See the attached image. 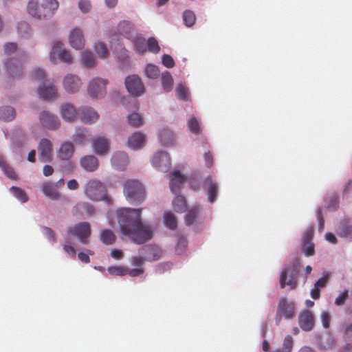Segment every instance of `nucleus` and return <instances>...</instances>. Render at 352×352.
Returning a JSON list of instances; mask_svg holds the SVG:
<instances>
[{"label": "nucleus", "mask_w": 352, "mask_h": 352, "mask_svg": "<svg viewBox=\"0 0 352 352\" xmlns=\"http://www.w3.org/2000/svg\"><path fill=\"white\" fill-rule=\"evenodd\" d=\"M145 74L148 78L155 79L160 76V71L157 66L148 64L145 69Z\"/></svg>", "instance_id": "obj_45"}, {"label": "nucleus", "mask_w": 352, "mask_h": 352, "mask_svg": "<svg viewBox=\"0 0 352 352\" xmlns=\"http://www.w3.org/2000/svg\"><path fill=\"white\" fill-rule=\"evenodd\" d=\"M314 236V229L309 228L306 230L302 236V242H311Z\"/></svg>", "instance_id": "obj_61"}, {"label": "nucleus", "mask_w": 352, "mask_h": 352, "mask_svg": "<svg viewBox=\"0 0 352 352\" xmlns=\"http://www.w3.org/2000/svg\"><path fill=\"white\" fill-rule=\"evenodd\" d=\"M3 66L8 76L12 79H19L23 73L21 62L16 58H7L3 62Z\"/></svg>", "instance_id": "obj_8"}, {"label": "nucleus", "mask_w": 352, "mask_h": 352, "mask_svg": "<svg viewBox=\"0 0 352 352\" xmlns=\"http://www.w3.org/2000/svg\"><path fill=\"white\" fill-rule=\"evenodd\" d=\"M108 81L101 78H94L89 83L87 91L92 98H102L106 94Z\"/></svg>", "instance_id": "obj_10"}, {"label": "nucleus", "mask_w": 352, "mask_h": 352, "mask_svg": "<svg viewBox=\"0 0 352 352\" xmlns=\"http://www.w3.org/2000/svg\"><path fill=\"white\" fill-rule=\"evenodd\" d=\"M87 131L78 128L73 135V141L77 144H82L86 141Z\"/></svg>", "instance_id": "obj_39"}, {"label": "nucleus", "mask_w": 352, "mask_h": 352, "mask_svg": "<svg viewBox=\"0 0 352 352\" xmlns=\"http://www.w3.org/2000/svg\"><path fill=\"white\" fill-rule=\"evenodd\" d=\"M349 298V291L345 289L342 294H340L335 300V305L338 306L343 305L345 301Z\"/></svg>", "instance_id": "obj_54"}, {"label": "nucleus", "mask_w": 352, "mask_h": 352, "mask_svg": "<svg viewBox=\"0 0 352 352\" xmlns=\"http://www.w3.org/2000/svg\"><path fill=\"white\" fill-rule=\"evenodd\" d=\"M58 8L57 0H30L28 12L32 16L41 19L51 16Z\"/></svg>", "instance_id": "obj_2"}, {"label": "nucleus", "mask_w": 352, "mask_h": 352, "mask_svg": "<svg viewBox=\"0 0 352 352\" xmlns=\"http://www.w3.org/2000/svg\"><path fill=\"white\" fill-rule=\"evenodd\" d=\"M127 91L134 96H140L144 93V87L141 78L137 75L128 76L125 80Z\"/></svg>", "instance_id": "obj_11"}, {"label": "nucleus", "mask_w": 352, "mask_h": 352, "mask_svg": "<svg viewBox=\"0 0 352 352\" xmlns=\"http://www.w3.org/2000/svg\"><path fill=\"white\" fill-rule=\"evenodd\" d=\"M295 315V305L287 298H283L279 300L275 316L276 324H279L283 318L289 320Z\"/></svg>", "instance_id": "obj_6"}, {"label": "nucleus", "mask_w": 352, "mask_h": 352, "mask_svg": "<svg viewBox=\"0 0 352 352\" xmlns=\"http://www.w3.org/2000/svg\"><path fill=\"white\" fill-rule=\"evenodd\" d=\"M43 232L45 235L47 237V239L52 243H55L56 241L55 234L51 228L45 227L43 228Z\"/></svg>", "instance_id": "obj_60"}, {"label": "nucleus", "mask_w": 352, "mask_h": 352, "mask_svg": "<svg viewBox=\"0 0 352 352\" xmlns=\"http://www.w3.org/2000/svg\"><path fill=\"white\" fill-rule=\"evenodd\" d=\"M69 40L71 46L76 50L82 49L85 45L84 35L82 30L78 28H75L71 30Z\"/></svg>", "instance_id": "obj_19"}, {"label": "nucleus", "mask_w": 352, "mask_h": 352, "mask_svg": "<svg viewBox=\"0 0 352 352\" xmlns=\"http://www.w3.org/2000/svg\"><path fill=\"white\" fill-rule=\"evenodd\" d=\"M60 113L64 120L69 122L74 121L78 114L75 107L69 103H65L61 105Z\"/></svg>", "instance_id": "obj_25"}, {"label": "nucleus", "mask_w": 352, "mask_h": 352, "mask_svg": "<svg viewBox=\"0 0 352 352\" xmlns=\"http://www.w3.org/2000/svg\"><path fill=\"white\" fill-rule=\"evenodd\" d=\"M16 116V112L13 107L6 106L0 108V120L4 122L12 121Z\"/></svg>", "instance_id": "obj_32"}, {"label": "nucleus", "mask_w": 352, "mask_h": 352, "mask_svg": "<svg viewBox=\"0 0 352 352\" xmlns=\"http://www.w3.org/2000/svg\"><path fill=\"white\" fill-rule=\"evenodd\" d=\"M81 62L87 68L93 67L96 64L94 57L90 52H84L82 53Z\"/></svg>", "instance_id": "obj_40"}, {"label": "nucleus", "mask_w": 352, "mask_h": 352, "mask_svg": "<svg viewBox=\"0 0 352 352\" xmlns=\"http://www.w3.org/2000/svg\"><path fill=\"white\" fill-rule=\"evenodd\" d=\"M320 318L322 323V326L327 329L329 327L331 321V315L328 311H323L321 312Z\"/></svg>", "instance_id": "obj_55"}, {"label": "nucleus", "mask_w": 352, "mask_h": 352, "mask_svg": "<svg viewBox=\"0 0 352 352\" xmlns=\"http://www.w3.org/2000/svg\"><path fill=\"white\" fill-rule=\"evenodd\" d=\"M162 63L167 68H172L175 65V61L173 58L168 54L163 55Z\"/></svg>", "instance_id": "obj_56"}, {"label": "nucleus", "mask_w": 352, "mask_h": 352, "mask_svg": "<svg viewBox=\"0 0 352 352\" xmlns=\"http://www.w3.org/2000/svg\"><path fill=\"white\" fill-rule=\"evenodd\" d=\"M205 183L208 185V201L211 203H213L217 198V185L216 183H214L212 180L211 177H208L206 179Z\"/></svg>", "instance_id": "obj_33"}, {"label": "nucleus", "mask_w": 352, "mask_h": 352, "mask_svg": "<svg viewBox=\"0 0 352 352\" xmlns=\"http://www.w3.org/2000/svg\"><path fill=\"white\" fill-rule=\"evenodd\" d=\"M331 275L329 272H324L322 277L318 279L311 290V296L314 300L319 299L320 296V289L324 288L330 280Z\"/></svg>", "instance_id": "obj_22"}, {"label": "nucleus", "mask_w": 352, "mask_h": 352, "mask_svg": "<svg viewBox=\"0 0 352 352\" xmlns=\"http://www.w3.org/2000/svg\"><path fill=\"white\" fill-rule=\"evenodd\" d=\"M162 84L166 91H170L173 85V79L168 72H165L162 76Z\"/></svg>", "instance_id": "obj_38"}, {"label": "nucleus", "mask_w": 352, "mask_h": 352, "mask_svg": "<svg viewBox=\"0 0 352 352\" xmlns=\"http://www.w3.org/2000/svg\"><path fill=\"white\" fill-rule=\"evenodd\" d=\"M4 52L8 55L14 53L17 49V45L15 43H8L4 45Z\"/></svg>", "instance_id": "obj_57"}, {"label": "nucleus", "mask_w": 352, "mask_h": 352, "mask_svg": "<svg viewBox=\"0 0 352 352\" xmlns=\"http://www.w3.org/2000/svg\"><path fill=\"white\" fill-rule=\"evenodd\" d=\"M69 235L76 236L82 244H88L91 235V227L88 222H81L76 224L67 230Z\"/></svg>", "instance_id": "obj_7"}, {"label": "nucleus", "mask_w": 352, "mask_h": 352, "mask_svg": "<svg viewBox=\"0 0 352 352\" xmlns=\"http://www.w3.org/2000/svg\"><path fill=\"white\" fill-rule=\"evenodd\" d=\"M188 126L190 131L195 134L200 133L199 123L195 118H192L188 122Z\"/></svg>", "instance_id": "obj_52"}, {"label": "nucleus", "mask_w": 352, "mask_h": 352, "mask_svg": "<svg viewBox=\"0 0 352 352\" xmlns=\"http://www.w3.org/2000/svg\"><path fill=\"white\" fill-rule=\"evenodd\" d=\"M173 208L177 212H184L187 208V204L185 198L181 195H177L173 201Z\"/></svg>", "instance_id": "obj_34"}, {"label": "nucleus", "mask_w": 352, "mask_h": 352, "mask_svg": "<svg viewBox=\"0 0 352 352\" xmlns=\"http://www.w3.org/2000/svg\"><path fill=\"white\" fill-rule=\"evenodd\" d=\"M142 209L123 208L117 210L120 232L133 243L144 244L152 239L153 230L142 220Z\"/></svg>", "instance_id": "obj_1"}, {"label": "nucleus", "mask_w": 352, "mask_h": 352, "mask_svg": "<svg viewBox=\"0 0 352 352\" xmlns=\"http://www.w3.org/2000/svg\"><path fill=\"white\" fill-rule=\"evenodd\" d=\"M131 40L133 43L135 50L137 52L140 54L146 52L147 42L143 36L135 34Z\"/></svg>", "instance_id": "obj_30"}, {"label": "nucleus", "mask_w": 352, "mask_h": 352, "mask_svg": "<svg viewBox=\"0 0 352 352\" xmlns=\"http://www.w3.org/2000/svg\"><path fill=\"white\" fill-rule=\"evenodd\" d=\"M129 124L133 127H140L143 124V120L141 116L134 113L128 116Z\"/></svg>", "instance_id": "obj_43"}, {"label": "nucleus", "mask_w": 352, "mask_h": 352, "mask_svg": "<svg viewBox=\"0 0 352 352\" xmlns=\"http://www.w3.org/2000/svg\"><path fill=\"white\" fill-rule=\"evenodd\" d=\"M78 6L82 12H88L91 8V3L89 0H80L78 3Z\"/></svg>", "instance_id": "obj_58"}, {"label": "nucleus", "mask_w": 352, "mask_h": 352, "mask_svg": "<svg viewBox=\"0 0 352 352\" xmlns=\"http://www.w3.org/2000/svg\"><path fill=\"white\" fill-rule=\"evenodd\" d=\"M81 121L86 124H92L99 118L98 113L91 107H82L78 112Z\"/></svg>", "instance_id": "obj_21"}, {"label": "nucleus", "mask_w": 352, "mask_h": 352, "mask_svg": "<svg viewBox=\"0 0 352 352\" xmlns=\"http://www.w3.org/2000/svg\"><path fill=\"white\" fill-rule=\"evenodd\" d=\"M200 212L199 206L192 207L185 217V222L187 226L192 225L197 218Z\"/></svg>", "instance_id": "obj_37"}, {"label": "nucleus", "mask_w": 352, "mask_h": 352, "mask_svg": "<svg viewBox=\"0 0 352 352\" xmlns=\"http://www.w3.org/2000/svg\"><path fill=\"white\" fill-rule=\"evenodd\" d=\"M100 239L105 245H113L116 241V236L113 231L109 229H103L100 232Z\"/></svg>", "instance_id": "obj_31"}, {"label": "nucleus", "mask_w": 352, "mask_h": 352, "mask_svg": "<svg viewBox=\"0 0 352 352\" xmlns=\"http://www.w3.org/2000/svg\"><path fill=\"white\" fill-rule=\"evenodd\" d=\"M146 260L144 259V257H142V256H133L131 258V262L132 263L133 265L135 266V267H141L144 265V261Z\"/></svg>", "instance_id": "obj_62"}, {"label": "nucleus", "mask_w": 352, "mask_h": 352, "mask_svg": "<svg viewBox=\"0 0 352 352\" xmlns=\"http://www.w3.org/2000/svg\"><path fill=\"white\" fill-rule=\"evenodd\" d=\"M85 193L92 201H100L106 195V188L101 182L91 179L85 185Z\"/></svg>", "instance_id": "obj_5"}, {"label": "nucleus", "mask_w": 352, "mask_h": 352, "mask_svg": "<svg viewBox=\"0 0 352 352\" xmlns=\"http://www.w3.org/2000/svg\"><path fill=\"white\" fill-rule=\"evenodd\" d=\"M127 162V156L124 152L115 153L111 157V163L113 166L119 168L121 165H125Z\"/></svg>", "instance_id": "obj_35"}, {"label": "nucleus", "mask_w": 352, "mask_h": 352, "mask_svg": "<svg viewBox=\"0 0 352 352\" xmlns=\"http://www.w3.org/2000/svg\"><path fill=\"white\" fill-rule=\"evenodd\" d=\"M126 198L131 203L141 204L146 198L145 188L138 180L129 179L124 185Z\"/></svg>", "instance_id": "obj_3"}, {"label": "nucleus", "mask_w": 352, "mask_h": 352, "mask_svg": "<svg viewBox=\"0 0 352 352\" xmlns=\"http://www.w3.org/2000/svg\"><path fill=\"white\" fill-rule=\"evenodd\" d=\"M303 252L307 256H312L314 254V244L311 242H302Z\"/></svg>", "instance_id": "obj_53"}, {"label": "nucleus", "mask_w": 352, "mask_h": 352, "mask_svg": "<svg viewBox=\"0 0 352 352\" xmlns=\"http://www.w3.org/2000/svg\"><path fill=\"white\" fill-rule=\"evenodd\" d=\"M74 151L73 144L71 142H65L61 144L58 151V156L63 160H68L73 155Z\"/></svg>", "instance_id": "obj_28"}, {"label": "nucleus", "mask_w": 352, "mask_h": 352, "mask_svg": "<svg viewBox=\"0 0 352 352\" xmlns=\"http://www.w3.org/2000/svg\"><path fill=\"white\" fill-rule=\"evenodd\" d=\"M43 194L52 200H58L61 195L54 186V184L50 182H45L41 186Z\"/></svg>", "instance_id": "obj_26"}, {"label": "nucleus", "mask_w": 352, "mask_h": 352, "mask_svg": "<svg viewBox=\"0 0 352 352\" xmlns=\"http://www.w3.org/2000/svg\"><path fill=\"white\" fill-rule=\"evenodd\" d=\"M300 270V262L296 259L291 262L288 266L284 268L280 276V286L282 289L286 285L292 289L297 287V278Z\"/></svg>", "instance_id": "obj_4"}, {"label": "nucleus", "mask_w": 352, "mask_h": 352, "mask_svg": "<svg viewBox=\"0 0 352 352\" xmlns=\"http://www.w3.org/2000/svg\"><path fill=\"white\" fill-rule=\"evenodd\" d=\"M81 167L88 172H93L97 170L99 166L98 160L92 155H85L80 160Z\"/></svg>", "instance_id": "obj_24"}, {"label": "nucleus", "mask_w": 352, "mask_h": 352, "mask_svg": "<svg viewBox=\"0 0 352 352\" xmlns=\"http://www.w3.org/2000/svg\"><path fill=\"white\" fill-rule=\"evenodd\" d=\"M118 32L119 34L129 39H131L135 34L133 25L131 22L126 21H123L119 23L118 25Z\"/></svg>", "instance_id": "obj_27"}, {"label": "nucleus", "mask_w": 352, "mask_h": 352, "mask_svg": "<svg viewBox=\"0 0 352 352\" xmlns=\"http://www.w3.org/2000/svg\"><path fill=\"white\" fill-rule=\"evenodd\" d=\"M298 323L302 330L310 331L314 329L315 324L314 316L310 311L302 310L298 316Z\"/></svg>", "instance_id": "obj_15"}, {"label": "nucleus", "mask_w": 352, "mask_h": 352, "mask_svg": "<svg viewBox=\"0 0 352 352\" xmlns=\"http://www.w3.org/2000/svg\"><path fill=\"white\" fill-rule=\"evenodd\" d=\"M38 159L43 162H50L52 160V144L47 139H42L38 146Z\"/></svg>", "instance_id": "obj_13"}, {"label": "nucleus", "mask_w": 352, "mask_h": 352, "mask_svg": "<svg viewBox=\"0 0 352 352\" xmlns=\"http://www.w3.org/2000/svg\"><path fill=\"white\" fill-rule=\"evenodd\" d=\"M176 95L178 99L182 100H187L188 96V88L182 84L179 85L176 87Z\"/></svg>", "instance_id": "obj_47"}, {"label": "nucleus", "mask_w": 352, "mask_h": 352, "mask_svg": "<svg viewBox=\"0 0 352 352\" xmlns=\"http://www.w3.org/2000/svg\"><path fill=\"white\" fill-rule=\"evenodd\" d=\"M10 191L14 195V196L22 203L28 201V197L25 192L21 188L16 186H12L10 188Z\"/></svg>", "instance_id": "obj_41"}, {"label": "nucleus", "mask_w": 352, "mask_h": 352, "mask_svg": "<svg viewBox=\"0 0 352 352\" xmlns=\"http://www.w3.org/2000/svg\"><path fill=\"white\" fill-rule=\"evenodd\" d=\"M188 241L186 237L180 236L178 237L176 245V252L177 254H181L184 252L187 247Z\"/></svg>", "instance_id": "obj_50"}, {"label": "nucleus", "mask_w": 352, "mask_h": 352, "mask_svg": "<svg viewBox=\"0 0 352 352\" xmlns=\"http://www.w3.org/2000/svg\"><path fill=\"white\" fill-rule=\"evenodd\" d=\"M18 32L21 36L25 37L30 34L31 29L26 22L22 21L18 25Z\"/></svg>", "instance_id": "obj_51"}, {"label": "nucleus", "mask_w": 352, "mask_h": 352, "mask_svg": "<svg viewBox=\"0 0 352 352\" xmlns=\"http://www.w3.org/2000/svg\"><path fill=\"white\" fill-rule=\"evenodd\" d=\"M186 181L185 177L181 174L178 170H175L173 173V178L170 181V188L173 193L177 195L182 185Z\"/></svg>", "instance_id": "obj_23"}, {"label": "nucleus", "mask_w": 352, "mask_h": 352, "mask_svg": "<svg viewBox=\"0 0 352 352\" xmlns=\"http://www.w3.org/2000/svg\"><path fill=\"white\" fill-rule=\"evenodd\" d=\"M160 141L164 146L171 144L173 141V132L168 129L162 130L160 135Z\"/></svg>", "instance_id": "obj_36"}, {"label": "nucleus", "mask_w": 352, "mask_h": 352, "mask_svg": "<svg viewBox=\"0 0 352 352\" xmlns=\"http://www.w3.org/2000/svg\"><path fill=\"white\" fill-rule=\"evenodd\" d=\"M95 51L98 55L102 58H107L109 55V51L104 43L102 42H98L95 43Z\"/></svg>", "instance_id": "obj_46"}, {"label": "nucleus", "mask_w": 352, "mask_h": 352, "mask_svg": "<svg viewBox=\"0 0 352 352\" xmlns=\"http://www.w3.org/2000/svg\"><path fill=\"white\" fill-rule=\"evenodd\" d=\"M39 119L42 126L50 130L57 129L60 124L58 117L49 111H42Z\"/></svg>", "instance_id": "obj_14"}, {"label": "nucleus", "mask_w": 352, "mask_h": 352, "mask_svg": "<svg viewBox=\"0 0 352 352\" xmlns=\"http://www.w3.org/2000/svg\"><path fill=\"white\" fill-rule=\"evenodd\" d=\"M164 223L166 227L171 230L177 228V219L171 212H166L164 215Z\"/></svg>", "instance_id": "obj_42"}, {"label": "nucleus", "mask_w": 352, "mask_h": 352, "mask_svg": "<svg viewBox=\"0 0 352 352\" xmlns=\"http://www.w3.org/2000/svg\"><path fill=\"white\" fill-rule=\"evenodd\" d=\"M38 94L43 99L52 98L57 95V88L54 85H41L38 89Z\"/></svg>", "instance_id": "obj_29"}, {"label": "nucleus", "mask_w": 352, "mask_h": 352, "mask_svg": "<svg viewBox=\"0 0 352 352\" xmlns=\"http://www.w3.org/2000/svg\"><path fill=\"white\" fill-rule=\"evenodd\" d=\"M152 164L159 170L166 172L171 166L170 157L166 152H157L153 155Z\"/></svg>", "instance_id": "obj_12"}, {"label": "nucleus", "mask_w": 352, "mask_h": 352, "mask_svg": "<svg viewBox=\"0 0 352 352\" xmlns=\"http://www.w3.org/2000/svg\"><path fill=\"white\" fill-rule=\"evenodd\" d=\"M144 270L142 268L129 269L127 267V274L132 277L138 276L144 273Z\"/></svg>", "instance_id": "obj_63"}, {"label": "nucleus", "mask_w": 352, "mask_h": 352, "mask_svg": "<svg viewBox=\"0 0 352 352\" xmlns=\"http://www.w3.org/2000/svg\"><path fill=\"white\" fill-rule=\"evenodd\" d=\"M147 48L150 52L155 54L158 53L160 50L157 41L153 37H151L148 39L146 49Z\"/></svg>", "instance_id": "obj_48"}, {"label": "nucleus", "mask_w": 352, "mask_h": 352, "mask_svg": "<svg viewBox=\"0 0 352 352\" xmlns=\"http://www.w3.org/2000/svg\"><path fill=\"white\" fill-rule=\"evenodd\" d=\"M63 44L57 41L54 43L50 52V58L53 63H56V58L63 63L70 64L72 63V57L69 52L63 47Z\"/></svg>", "instance_id": "obj_9"}, {"label": "nucleus", "mask_w": 352, "mask_h": 352, "mask_svg": "<svg viewBox=\"0 0 352 352\" xmlns=\"http://www.w3.org/2000/svg\"><path fill=\"white\" fill-rule=\"evenodd\" d=\"M45 76L44 71L40 69H36L32 73V78L36 80H43Z\"/></svg>", "instance_id": "obj_64"}, {"label": "nucleus", "mask_w": 352, "mask_h": 352, "mask_svg": "<svg viewBox=\"0 0 352 352\" xmlns=\"http://www.w3.org/2000/svg\"><path fill=\"white\" fill-rule=\"evenodd\" d=\"M146 137L141 132H135L128 138L127 145L133 150H138L144 146Z\"/></svg>", "instance_id": "obj_20"}, {"label": "nucleus", "mask_w": 352, "mask_h": 352, "mask_svg": "<svg viewBox=\"0 0 352 352\" xmlns=\"http://www.w3.org/2000/svg\"><path fill=\"white\" fill-rule=\"evenodd\" d=\"M94 151L98 155H105L109 153L110 143L105 137H96L92 140Z\"/></svg>", "instance_id": "obj_18"}, {"label": "nucleus", "mask_w": 352, "mask_h": 352, "mask_svg": "<svg viewBox=\"0 0 352 352\" xmlns=\"http://www.w3.org/2000/svg\"><path fill=\"white\" fill-rule=\"evenodd\" d=\"M139 252L144 257L146 261H156L162 256V250L157 245H146L142 246Z\"/></svg>", "instance_id": "obj_17"}, {"label": "nucleus", "mask_w": 352, "mask_h": 352, "mask_svg": "<svg viewBox=\"0 0 352 352\" xmlns=\"http://www.w3.org/2000/svg\"><path fill=\"white\" fill-rule=\"evenodd\" d=\"M183 20L186 26H192L196 21L195 13L190 10L184 11L183 13Z\"/></svg>", "instance_id": "obj_44"}, {"label": "nucleus", "mask_w": 352, "mask_h": 352, "mask_svg": "<svg viewBox=\"0 0 352 352\" xmlns=\"http://www.w3.org/2000/svg\"><path fill=\"white\" fill-rule=\"evenodd\" d=\"M94 253L89 250H87V253L80 252L78 254V257L80 261L85 263H88L90 261L89 255H92Z\"/></svg>", "instance_id": "obj_59"}, {"label": "nucleus", "mask_w": 352, "mask_h": 352, "mask_svg": "<svg viewBox=\"0 0 352 352\" xmlns=\"http://www.w3.org/2000/svg\"><path fill=\"white\" fill-rule=\"evenodd\" d=\"M63 87L65 90L69 94L78 92L82 85L80 78L72 74L67 75L63 79Z\"/></svg>", "instance_id": "obj_16"}, {"label": "nucleus", "mask_w": 352, "mask_h": 352, "mask_svg": "<svg viewBox=\"0 0 352 352\" xmlns=\"http://www.w3.org/2000/svg\"><path fill=\"white\" fill-rule=\"evenodd\" d=\"M111 274L118 276H124L127 274V267L123 266H113L108 269Z\"/></svg>", "instance_id": "obj_49"}]
</instances>
